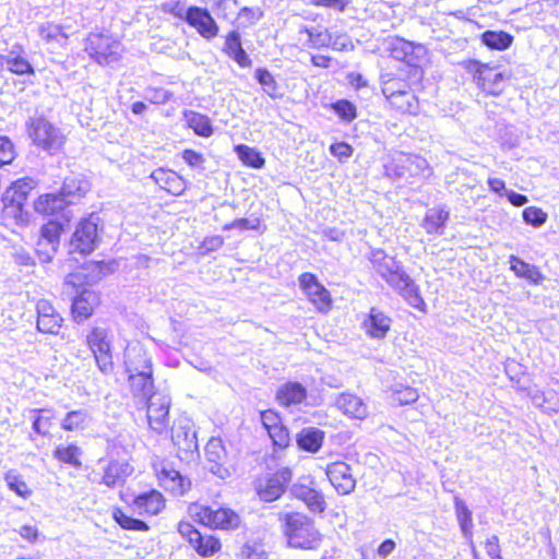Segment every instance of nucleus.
Segmentation results:
<instances>
[{"mask_svg":"<svg viewBox=\"0 0 559 559\" xmlns=\"http://www.w3.org/2000/svg\"><path fill=\"white\" fill-rule=\"evenodd\" d=\"M389 108L400 115H417L420 102L417 96L418 92H406V91H381Z\"/></svg>","mask_w":559,"mask_h":559,"instance_id":"nucleus-25","label":"nucleus"},{"mask_svg":"<svg viewBox=\"0 0 559 559\" xmlns=\"http://www.w3.org/2000/svg\"><path fill=\"white\" fill-rule=\"evenodd\" d=\"M98 241L97 218L92 213L78 223L70 240L71 252L88 255L97 248Z\"/></svg>","mask_w":559,"mask_h":559,"instance_id":"nucleus-14","label":"nucleus"},{"mask_svg":"<svg viewBox=\"0 0 559 559\" xmlns=\"http://www.w3.org/2000/svg\"><path fill=\"white\" fill-rule=\"evenodd\" d=\"M32 429L41 438L51 440L58 424V413L53 407H40L31 409Z\"/></svg>","mask_w":559,"mask_h":559,"instance_id":"nucleus-26","label":"nucleus"},{"mask_svg":"<svg viewBox=\"0 0 559 559\" xmlns=\"http://www.w3.org/2000/svg\"><path fill=\"white\" fill-rule=\"evenodd\" d=\"M90 190L91 183L86 179L72 176L64 178L58 191L69 207L70 205L75 204L81 199L85 198Z\"/></svg>","mask_w":559,"mask_h":559,"instance_id":"nucleus-30","label":"nucleus"},{"mask_svg":"<svg viewBox=\"0 0 559 559\" xmlns=\"http://www.w3.org/2000/svg\"><path fill=\"white\" fill-rule=\"evenodd\" d=\"M338 406L345 415L352 418L362 419L368 414L366 404L360 397L353 394L341 395Z\"/></svg>","mask_w":559,"mask_h":559,"instance_id":"nucleus-45","label":"nucleus"},{"mask_svg":"<svg viewBox=\"0 0 559 559\" xmlns=\"http://www.w3.org/2000/svg\"><path fill=\"white\" fill-rule=\"evenodd\" d=\"M84 344L91 353L97 369L103 374L114 373L116 368L114 359L115 346L110 330L99 325L92 326L85 335Z\"/></svg>","mask_w":559,"mask_h":559,"instance_id":"nucleus-5","label":"nucleus"},{"mask_svg":"<svg viewBox=\"0 0 559 559\" xmlns=\"http://www.w3.org/2000/svg\"><path fill=\"white\" fill-rule=\"evenodd\" d=\"M260 419L274 448L283 450L290 444L289 430L278 412L271 408L261 411Z\"/></svg>","mask_w":559,"mask_h":559,"instance_id":"nucleus-20","label":"nucleus"},{"mask_svg":"<svg viewBox=\"0 0 559 559\" xmlns=\"http://www.w3.org/2000/svg\"><path fill=\"white\" fill-rule=\"evenodd\" d=\"M234 151L241 164L246 167L261 169L265 165V158L262 156L261 152L254 147L247 144H237Z\"/></svg>","mask_w":559,"mask_h":559,"instance_id":"nucleus-46","label":"nucleus"},{"mask_svg":"<svg viewBox=\"0 0 559 559\" xmlns=\"http://www.w3.org/2000/svg\"><path fill=\"white\" fill-rule=\"evenodd\" d=\"M239 559H270V552L262 540H247L240 548Z\"/></svg>","mask_w":559,"mask_h":559,"instance_id":"nucleus-54","label":"nucleus"},{"mask_svg":"<svg viewBox=\"0 0 559 559\" xmlns=\"http://www.w3.org/2000/svg\"><path fill=\"white\" fill-rule=\"evenodd\" d=\"M254 78L262 86L263 92L272 99L282 97L281 86L275 76L266 68H258L254 71Z\"/></svg>","mask_w":559,"mask_h":559,"instance_id":"nucleus-52","label":"nucleus"},{"mask_svg":"<svg viewBox=\"0 0 559 559\" xmlns=\"http://www.w3.org/2000/svg\"><path fill=\"white\" fill-rule=\"evenodd\" d=\"M330 108L344 122H352L358 116L356 105L345 98L335 100L330 105Z\"/></svg>","mask_w":559,"mask_h":559,"instance_id":"nucleus-56","label":"nucleus"},{"mask_svg":"<svg viewBox=\"0 0 559 559\" xmlns=\"http://www.w3.org/2000/svg\"><path fill=\"white\" fill-rule=\"evenodd\" d=\"M479 41L488 50L504 51L514 43V36L503 29H487L479 35Z\"/></svg>","mask_w":559,"mask_h":559,"instance_id":"nucleus-37","label":"nucleus"},{"mask_svg":"<svg viewBox=\"0 0 559 559\" xmlns=\"http://www.w3.org/2000/svg\"><path fill=\"white\" fill-rule=\"evenodd\" d=\"M152 469L158 485L169 495L182 497L191 490V479L176 469L170 462L156 459L152 462Z\"/></svg>","mask_w":559,"mask_h":559,"instance_id":"nucleus-8","label":"nucleus"},{"mask_svg":"<svg viewBox=\"0 0 559 559\" xmlns=\"http://www.w3.org/2000/svg\"><path fill=\"white\" fill-rule=\"evenodd\" d=\"M509 262L510 270L518 278L524 280L531 285H539L544 282L545 276L538 266L530 264L516 255H511Z\"/></svg>","mask_w":559,"mask_h":559,"instance_id":"nucleus-36","label":"nucleus"},{"mask_svg":"<svg viewBox=\"0 0 559 559\" xmlns=\"http://www.w3.org/2000/svg\"><path fill=\"white\" fill-rule=\"evenodd\" d=\"M33 189L34 182L32 179L21 178L12 182L3 194L11 198V202H17L25 206Z\"/></svg>","mask_w":559,"mask_h":559,"instance_id":"nucleus-48","label":"nucleus"},{"mask_svg":"<svg viewBox=\"0 0 559 559\" xmlns=\"http://www.w3.org/2000/svg\"><path fill=\"white\" fill-rule=\"evenodd\" d=\"M294 477L290 466H281L255 481V492L261 501L274 502L287 490Z\"/></svg>","mask_w":559,"mask_h":559,"instance_id":"nucleus-9","label":"nucleus"},{"mask_svg":"<svg viewBox=\"0 0 559 559\" xmlns=\"http://www.w3.org/2000/svg\"><path fill=\"white\" fill-rule=\"evenodd\" d=\"M186 124L193 133L201 138H210L214 133L211 119L201 112L188 110L183 112Z\"/></svg>","mask_w":559,"mask_h":559,"instance_id":"nucleus-39","label":"nucleus"},{"mask_svg":"<svg viewBox=\"0 0 559 559\" xmlns=\"http://www.w3.org/2000/svg\"><path fill=\"white\" fill-rule=\"evenodd\" d=\"M523 219L533 227H540L548 218V214L538 206L525 207L522 212Z\"/></svg>","mask_w":559,"mask_h":559,"instance_id":"nucleus-57","label":"nucleus"},{"mask_svg":"<svg viewBox=\"0 0 559 559\" xmlns=\"http://www.w3.org/2000/svg\"><path fill=\"white\" fill-rule=\"evenodd\" d=\"M150 178L166 193L180 197L188 189L187 179L171 168L158 167L151 173Z\"/></svg>","mask_w":559,"mask_h":559,"instance_id":"nucleus-23","label":"nucleus"},{"mask_svg":"<svg viewBox=\"0 0 559 559\" xmlns=\"http://www.w3.org/2000/svg\"><path fill=\"white\" fill-rule=\"evenodd\" d=\"M455 516L459 522L460 528L464 537L473 545V514L467 504L461 497H455L454 500ZM474 548V546H472Z\"/></svg>","mask_w":559,"mask_h":559,"instance_id":"nucleus-41","label":"nucleus"},{"mask_svg":"<svg viewBox=\"0 0 559 559\" xmlns=\"http://www.w3.org/2000/svg\"><path fill=\"white\" fill-rule=\"evenodd\" d=\"M102 305L99 292L83 288L72 299L70 314L72 321L80 324L90 320Z\"/></svg>","mask_w":559,"mask_h":559,"instance_id":"nucleus-18","label":"nucleus"},{"mask_svg":"<svg viewBox=\"0 0 559 559\" xmlns=\"http://www.w3.org/2000/svg\"><path fill=\"white\" fill-rule=\"evenodd\" d=\"M419 397L418 391L412 386H402L394 391L393 399L399 405L415 403Z\"/></svg>","mask_w":559,"mask_h":559,"instance_id":"nucleus-60","label":"nucleus"},{"mask_svg":"<svg viewBox=\"0 0 559 559\" xmlns=\"http://www.w3.org/2000/svg\"><path fill=\"white\" fill-rule=\"evenodd\" d=\"M108 269V264L104 261H87L75 271L69 273L66 277V283L72 288L79 289L80 287L97 283Z\"/></svg>","mask_w":559,"mask_h":559,"instance_id":"nucleus-21","label":"nucleus"},{"mask_svg":"<svg viewBox=\"0 0 559 559\" xmlns=\"http://www.w3.org/2000/svg\"><path fill=\"white\" fill-rule=\"evenodd\" d=\"M181 157L190 167H198L204 164L205 157L202 153L192 148H186L181 152Z\"/></svg>","mask_w":559,"mask_h":559,"instance_id":"nucleus-62","label":"nucleus"},{"mask_svg":"<svg viewBox=\"0 0 559 559\" xmlns=\"http://www.w3.org/2000/svg\"><path fill=\"white\" fill-rule=\"evenodd\" d=\"M275 399L284 407L300 404L307 399V389L299 382L288 381L277 389Z\"/></svg>","mask_w":559,"mask_h":559,"instance_id":"nucleus-35","label":"nucleus"},{"mask_svg":"<svg viewBox=\"0 0 559 559\" xmlns=\"http://www.w3.org/2000/svg\"><path fill=\"white\" fill-rule=\"evenodd\" d=\"M186 23L202 38L212 40L219 34V25L206 8L190 5L185 13Z\"/></svg>","mask_w":559,"mask_h":559,"instance_id":"nucleus-16","label":"nucleus"},{"mask_svg":"<svg viewBox=\"0 0 559 559\" xmlns=\"http://www.w3.org/2000/svg\"><path fill=\"white\" fill-rule=\"evenodd\" d=\"M93 418L87 409L79 408L68 411L60 421L63 431L70 433H83L92 425Z\"/></svg>","mask_w":559,"mask_h":559,"instance_id":"nucleus-34","label":"nucleus"},{"mask_svg":"<svg viewBox=\"0 0 559 559\" xmlns=\"http://www.w3.org/2000/svg\"><path fill=\"white\" fill-rule=\"evenodd\" d=\"M379 275L394 289L400 290L411 277L401 267L382 266L378 269Z\"/></svg>","mask_w":559,"mask_h":559,"instance_id":"nucleus-55","label":"nucleus"},{"mask_svg":"<svg viewBox=\"0 0 559 559\" xmlns=\"http://www.w3.org/2000/svg\"><path fill=\"white\" fill-rule=\"evenodd\" d=\"M170 405V397L162 393L151 394L146 399V421L155 435L162 436L171 431Z\"/></svg>","mask_w":559,"mask_h":559,"instance_id":"nucleus-12","label":"nucleus"},{"mask_svg":"<svg viewBox=\"0 0 559 559\" xmlns=\"http://www.w3.org/2000/svg\"><path fill=\"white\" fill-rule=\"evenodd\" d=\"M485 549L491 559H502L498 536L492 535L487 538L485 542Z\"/></svg>","mask_w":559,"mask_h":559,"instance_id":"nucleus-64","label":"nucleus"},{"mask_svg":"<svg viewBox=\"0 0 559 559\" xmlns=\"http://www.w3.org/2000/svg\"><path fill=\"white\" fill-rule=\"evenodd\" d=\"M177 532L201 558L216 557L223 551V540L219 536L202 533L187 520L177 523Z\"/></svg>","mask_w":559,"mask_h":559,"instance_id":"nucleus-6","label":"nucleus"},{"mask_svg":"<svg viewBox=\"0 0 559 559\" xmlns=\"http://www.w3.org/2000/svg\"><path fill=\"white\" fill-rule=\"evenodd\" d=\"M263 17V11L259 7H241L235 19V28L238 32L250 28Z\"/></svg>","mask_w":559,"mask_h":559,"instance_id":"nucleus-51","label":"nucleus"},{"mask_svg":"<svg viewBox=\"0 0 559 559\" xmlns=\"http://www.w3.org/2000/svg\"><path fill=\"white\" fill-rule=\"evenodd\" d=\"M14 146L8 136H0V167L14 159Z\"/></svg>","mask_w":559,"mask_h":559,"instance_id":"nucleus-61","label":"nucleus"},{"mask_svg":"<svg viewBox=\"0 0 559 559\" xmlns=\"http://www.w3.org/2000/svg\"><path fill=\"white\" fill-rule=\"evenodd\" d=\"M419 46H416L412 41L401 37H395L391 40L388 47V52L392 59L404 63V68H409L411 66H419L417 63L419 57L415 53V50Z\"/></svg>","mask_w":559,"mask_h":559,"instance_id":"nucleus-31","label":"nucleus"},{"mask_svg":"<svg viewBox=\"0 0 559 559\" xmlns=\"http://www.w3.org/2000/svg\"><path fill=\"white\" fill-rule=\"evenodd\" d=\"M84 50L96 63L108 66L119 59L122 49L120 41L109 33L93 32L85 39Z\"/></svg>","mask_w":559,"mask_h":559,"instance_id":"nucleus-7","label":"nucleus"},{"mask_svg":"<svg viewBox=\"0 0 559 559\" xmlns=\"http://www.w3.org/2000/svg\"><path fill=\"white\" fill-rule=\"evenodd\" d=\"M84 452L75 442L59 443L52 450V457L61 465L81 471L84 467Z\"/></svg>","mask_w":559,"mask_h":559,"instance_id":"nucleus-29","label":"nucleus"},{"mask_svg":"<svg viewBox=\"0 0 559 559\" xmlns=\"http://www.w3.org/2000/svg\"><path fill=\"white\" fill-rule=\"evenodd\" d=\"M3 478L8 488L22 499H28L32 497L34 492L33 488L17 471L9 469L4 473Z\"/></svg>","mask_w":559,"mask_h":559,"instance_id":"nucleus-47","label":"nucleus"},{"mask_svg":"<svg viewBox=\"0 0 559 559\" xmlns=\"http://www.w3.org/2000/svg\"><path fill=\"white\" fill-rule=\"evenodd\" d=\"M224 241V237L219 235L206 236L199 243V253L201 255H206L211 252L217 251L223 247Z\"/></svg>","mask_w":559,"mask_h":559,"instance_id":"nucleus-58","label":"nucleus"},{"mask_svg":"<svg viewBox=\"0 0 559 559\" xmlns=\"http://www.w3.org/2000/svg\"><path fill=\"white\" fill-rule=\"evenodd\" d=\"M38 34L45 44L52 46H63L69 39V35L66 33L64 27L61 24H56L53 22H47L40 25Z\"/></svg>","mask_w":559,"mask_h":559,"instance_id":"nucleus-43","label":"nucleus"},{"mask_svg":"<svg viewBox=\"0 0 559 559\" xmlns=\"http://www.w3.org/2000/svg\"><path fill=\"white\" fill-rule=\"evenodd\" d=\"M36 325L39 332L44 334H58L60 332L63 318L50 300L39 299L36 304Z\"/></svg>","mask_w":559,"mask_h":559,"instance_id":"nucleus-24","label":"nucleus"},{"mask_svg":"<svg viewBox=\"0 0 559 559\" xmlns=\"http://www.w3.org/2000/svg\"><path fill=\"white\" fill-rule=\"evenodd\" d=\"M111 516L114 521L124 531L148 532L151 528L144 520L127 514L120 507L112 508Z\"/></svg>","mask_w":559,"mask_h":559,"instance_id":"nucleus-44","label":"nucleus"},{"mask_svg":"<svg viewBox=\"0 0 559 559\" xmlns=\"http://www.w3.org/2000/svg\"><path fill=\"white\" fill-rule=\"evenodd\" d=\"M278 521L289 548L309 552H317L322 548L325 535L306 512L299 510L282 512L278 514Z\"/></svg>","mask_w":559,"mask_h":559,"instance_id":"nucleus-1","label":"nucleus"},{"mask_svg":"<svg viewBox=\"0 0 559 559\" xmlns=\"http://www.w3.org/2000/svg\"><path fill=\"white\" fill-rule=\"evenodd\" d=\"M324 473L329 483L341 496L352 493L356 488V478L349 464L344 461H334L326 465Z\"/></svg>","mask_w":559,"mask_h":559,"instance_id":"nucleus-19","label":"nucleus"},{"mask_svg":"<svg viewBox=\"0 0 559 559\" xmlns=\"http://www.w3.org/2000/svg\"><path fill=\"white\" fill-rule=\"evenodd\" d=\"M190 508L194 509V521L211 531H236L242 523L240 514L226 504L213 506L194 502Z\"/></svg>","mask_w":559,"mask_h":559,"instance_id":"nucleus-3","label":"nucleus"},{"mask_svg":"<svg viewBox=\"0 0 559 559\" xmlns=\"http://www.w3.org/2000/svg\"><path fill=\"white\" fill-rule=\"evenodd\" d=\"M3 207H2V217L9 223L15 224L17 226H25L28 223V213L25 210V206L17 203L11 202V198H8L3 194L2 197Z\"/></svg>","mask_w":559,"mask_h":559,"instance_id":"nucleus-42","label":"nucleus"},{"mask_svg":"<svg viewBox=\"0 0 559 559\" xmlns=\"http://www.w3.org/2000/svg\"><path fill=\"white\" fill-rule=\"evenodd\" d=\"M7 69L10 73L22 75H34L35 69L32 63L22 56V53L3 57Z\"/></svg>","mask_w":559,"mask_h":559,"instance_id":"nucleus-53","label":"nucleus"},{"mask_svg":"<svg viewBox=\"0 0 559 559\" xmlns=\"http://www.w3.org/2000/svg\"><path fill=\"white\" fill-rule=\"evenodd\" d=\"M27 133L36 146L50 154L61 150L66 142V136L59 129L44 117L32 119L27 126Z\"/></svg>","mask_w":559,"mask_h":559,"instance_id":"nucleus-10","label":"nucleus"},{"mask_svg":"<svg viewBox=\"0 0 559 559\" xmlns=\"http://www.w3.org/2000/svg\"><path fill=\"white\" fill-rule=\"evenodd\" d=\"M299 287L317 312L328 314L333 309V298L330 290L319 281L316 274L304 272L298 276Z\"/></svg>","mask_w":559,"mask_h":559,"instance_id":"nucleus-11","label":"nucleus"},{"mask_svg":"<svg viewBox=\"0 0 559 559\" xmlns=\"http://www.w3.org/2000/svg\"><path fill=\"white\" fill-rule=\"evenodd\" d=\"M449 219V212L441 207L429 210L423 219V227L427 234H440Z\"/></svg>","mask_w":559,"mask_h":559,"instance_id":"nucleus-50","label":"nucleus"},{"mask_svg":"<svg viewBox=\"0 0 559 559\" xmlns=\"http://www.w3.org/2000/svg\"><path fill=\"white\" fill-rule=\"evenodd\" d=\"M124 371L133 397L148 399L155 394L153 364L145 346L138 340L129 341L124 348Z\"/></svg>","mask_w":559,"mask_h":559,"instance_id":"nucleus-2","label":"nucleus"},{"mask_svg":"<svg viewBox=\"0 0 559 559\" xmlns=\"http://www.w3.org/2000/svg\"><path fill=\"white\" fill-rule=\"evenodd\" d=\"M399 294L414 309L421 313L427 312V304L420 294L419 286L414 280L411 278L405 285L401 286Z\"/></svg>","mask_w":559,"mask_h":559,"instance_id":"nucleus-49","label":"nucleus"},{"mask_svg":"<svg viewBox=\"0 0 559 559\" xmlns=\"http://www.w3.org/2000/svg\"><path fill=\"white\" fill-rule=\"evenodd\" d=\"M129 507L140 516L153 518L166 510L167 499L160 490L151 488L134 495Z\"/></svg>","mask_w":559,"mask_h":559,"instance_id":"nucleus-15","label":"nucleus"},{"mask_svg":"<svg viewBox=\"0 0 559 559\" xmlns=\"http://www.w3.org/2000/svg\"><path fill=\"white\" fill-rule=\"evenodd\" d=\"M460 64L486 95L499 96L503 93L507 75L500 71L499 66L475 58L465 59Z\"/></svg>","mask_w":559,"mask_h":559,"instance_id":"nucleus-4","label":"nucleus"},{"mask_svg":"<svg viewBox=\"0 0 559 559\" xmlns=\"http://www.w3.org/2000/svg\"><path fill=\"white\" fill-rule=\"evenodd\" d=\"M429 169V163L425 157L412 153H400L385 166L386 174L393 177H417Z\"/></svg>","mask_w":559,"mask_h":559,"instance_id":"nucleus-17","label":"nucleus"},{"mask_svg":"<svg viewBox=\"0 0 559 559\" xmlns=\"http://www.w3.org/2000/svg\"><path fill=\"white\" fill-rule=\"evenodd\" d=\"M63 231V223L57 219H48L40 227L38 245H41L43 242L50 245L51 250L56 252Z\"/></svg>","mask_w":559,"mask_h":559,"instance_id":"nucleus-40","label":"nucleus"},{"mask_svg":"<svg viewBox=\"0 0 559 559\" xmlns=\"http://www.w3.org/2000/svg\"><path fill=\"white\" fill-rule=\"evenodd\" d=\"M330 153L340 163H344L354 154V147L345 141H335L330 145Z\"/></svg>","mask_w":559,"mask_h":559,"instance_id":"nucleus-59","label":"nucleus"},{"mask_svg":"<svg viewBox=\"0 0 559 559\" xmlns=\"http://www.w3.org/2000/svg\"><path fill=\"white\" fill-rule=\"evenodd\" d=\"M425 71L420 66H411L409 68H400L395 73H389L383 76L381 91H424Z\"/></svg>","mask_w":559,"mask_h":559,"instance_id":"nucleus-13","label":"nucleus"},{"mask_svg":"<svg viewBox=\"0 0 559 559\" xmlns=\"http://www.w3.org/2000/svg\"><path fill=\"white\" fill-rule=\"evenodd\" d=\"M364 333L376 340L385 338L392 328V318L379 307H371L360 323Z\"/></svg>","mask_w":559,"mask_h":559,"instance_id":"nucleus-22","label":"nucleus"},{"mask_svg":"<svg viewBox=\"0 0 559 559\" xmlns=\"http://www.w3.org/2000/svg\"><path fill=\"white\" fill-rule=\"evenodd\" d=\"M133 468L127 461L111 460L104 468L102 483L108 488L121 486L132 474Z\"/></svg>","mask_w":559,"mask_h":559,"instance_id":"nucleus-32","label":"nucleus"},{"mask_svg":"<svg viewBox=\"0 0 559 559\" xmlns=\"http://www.w3.org/2000/svg\"><path fill=\"white\" fill-rule=\"evenodd\" d=\"M20 536L29 544H35L39 539V531L37 526L24 524L19 530Z\"/></svg>","mask_w":559,"mask_h":559,"instance_id":"nucleus-63","label":"nucleus"},{"mask_svg":"<svg viewBox=\"0 0 559 559\" xmlns=\"http://www.w3.org/2000/svg\"><path fill=\"white\" fill-rule=\"evenodd\" d=\"M222 51L238 67L242 69L251 68L252 60L242 47L240 32L231 29L224 36V45Z\"/></svg>","mask_w":559,"mask_h":559,"instance_id":"nucleus-28","label":"nucleus"},{"mask_svg":"<svg viewBox=\"0 0 559 559\" xmlns=\"http://www.w3.org/2000/svg\"><path fill=\"white\" fill-rule=\"evenodd\" d=\"M67 207L59 191L41 193L33 202L34 211L40 216H52L63 212Z\"/></svg>","mask_w":559,"mask_h":559,"instance_id":"nucleus-33","label":"nucleus"},{"mask_svg":"<svg viewBox=\"0 0 559 559\" xmlns=\"http://www.w3.org/2000/svg\"><path fill=\"white\" fill-rule=\"evenodd\" d=\"M325 432L316 427L302 428L296 436L299 449L309 453H317L323 445Z\"/></svg>","mask_w":559,"mask_h":559,"instance_id":"nucleus-38","label":"nucleus"},{"mask_svg":"<svg viewBox=\"0 0 559 559\" xmlns=\"http://www.w3.org/2000/svg\"><path fill=\"white\" fill-rule=\"evenodd\" d=\"M295 497L305 503L312 513L322 514L328 508L323 491L314 486L297 484L294 486Z\"/></svg>","mask_w":559,"mask_h":559,"instance_id":"nucleus-27","label":"nucleus"}]
</instances>
